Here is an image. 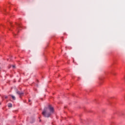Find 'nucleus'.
I'll return each mask as SVG.
<instances>
[{
    "instance_id": "6e6552de",
    "label": "nucleus",
    "mask_w": 125,
    "mask_h": 125,
    "mask_svg": "<svg viewBox=\"0 0 125 125\" xmlns=\"http://www.w3.org/2000/svg\"><path fill=\"white\" fill-rule=\"evenodd\" d=\"M29 102H31V100H29Z\"/></svg>"
},
{
    "instance_id": "0eeeda50",
    "label": "nucleus",
    "mask_w": 125,
    "mask_h": 125,
    "mask_svg": "<svg viewBox=\"0 0 125 125\" xmlns=\"http://www.w3.org/2000/svg\"><path fill=\"white\" fill-rule=\"evenodd\" d=\"M13 68H15V65H12Z\"/></svg>"
},
{
    "instance_id": "f03ea898",
    "label": "nucleus",
    "mask_w": 125,
    "mask_h": 125,
    "mask_svg": "<svg viewBox=\"0 0 125 125\" xmlns=\"http://www.w3.org/2000/svg\"><path fill=\"white\" fill-rule=\"evenodd\" d=\"M17 94H19V95H20V96H21V95H22V94H24V93L18 91H17Z\"/></svg>"
},
{
    "instance_id": "20e7f679",
    "label": "nucleus",
    "mask_w": 125,
    "mask_h": 125,
    "mask_svg": "<svg viewBox=\"0 0 125 125\" xmlns=\"http://www.w3.org/2000/svg\"><path fill=\"white\" fill-rule=\"evenodd\" d=\"M8 107L11 108L12 107V104L11 103L8 104Z\"/></svg>"
},
{
    "instance_id": "f257e3e1",
    "label": "nucleus",
    "mask_w": 125,
    "mask_h": 125,
    "mask_svg": "<svg viewBox=\"0 0 125 125\" xmlns=\"http://www.w3.org/2000/svg\"><path fill=\"white\" fill-rule=\"evenodd\" d=\"M54 112V109L51 105H48V107H45L43 112H42V115L45 118H49L51 116L52 114H53Z\"/></svg>"
},
{
    "instance_id": "7ed1b4c3",
    "label": "nucleus",
    "mask_w": 125,
    "mask_h": 125,
    "mask_svg": "<svg viewBox=\"0 0 125 125\" xmlns=\"http://www.w3.org/2000/svg\"><path fill=\"white\" fill-rule=\"evenodd\" d=\"M10 96L12 97L13 100H16V98L15 97V96H14L12 95H11Z\"/></svg>"
},
{
    "instance_id": "39448f33",
    "label": "nucleus",
    "mask_w": 125,
    "mask_h": 125,
    "mask_svg": "<svg viewBox=\"0 0 125 125\" xmlns=\"http://www.w3.org/2000/svg\"><path fill=\"white\" fill-rule=\"evenodd\" d=\"M17 25H18L19 28H21V27H22V26H21V24H18Z\"/></svg>"
},
{
    "instance_id": "423d86ee",
    "label": "nucleus",
    "mask_w": 125,
    "mask_h": 125,
    "mask_svg": "<svg viewBox=\"0 0 125 125\" xmlns=\"http://www.w3.org/2000/svg\"><path fill=\"white\" fill-rule=\"evenodd\" d=\"M5 98L6 99L8 98V97H7V96H6L5 97Z\"/></svg>"
}]
</instances>
